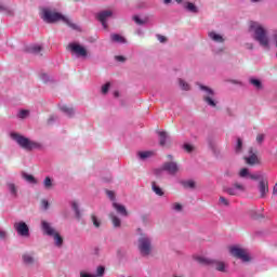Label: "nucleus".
<instances>
[{
  "instance_id": "1",
  "label": "nucleus",
  "mask_w": 277,
  "mask_h": 277,
  "mask_svg": "<svg viewBox=\"0 0 277 277\" xmlns=\"http://www.w3.org/2000/svg\"><path fill=\"white\" fill-rule=\"evenodd\" d=\"M249 31L253 34V39L259 42L263 49L269 51V37L267 36V29L258 22H249Z\"/></svg>"
},
{
  "instance_id": "2",
  "label": "nucleus",
  "mask_w": 277,
  "mask_h": 277,
  "mask_svg": "<svg viewBox=\"0 0 277 277\" xmlns=\"http://www.w3.org/2000/svg\"><path fill=\"white\" fill-rule=\"evenodd\" d=\"M41 18L45 23H60V21H62V23H65V25H67L71 29H78L77 25L70 22L68 17L64 16L62 13L52 11L50 9H42Z\"/></svg>"
},
{
  "instance_id": "3",
  "label": "nucleus",
  "mask_w": 277,
  "mask_h": 277,
  "mask_svg": "<svg viewBox=\"0 0 277 277\" xmlns=\"http://www.w3.org/2000/svg\"><path fill=\"white\" fill-rule=\"evenodd\" d=\"M11 137L18 144V146H21V148H24V150H34L36 148H40L39 143H36L18 133H12Z\"/></svg>"
},
{
  "instance_id": "4",
  "label": "nucleus",
  "mask_w": 277,
  "mask_h": 277,
  "mask_svg": "<svg viewBox=\"0 0 277 277\" xmlns=\"http://www.w3.org/2000/svg\"><path fill=\"white\" fill-rule=\"evenodd\" d=\"M138 250L142 256H149L153 252V242L146 235H142L138 238Z\"/></svg>"
},
{
  "instance_id": "5",
  "label": "nucleus",
  "mask_w": 277,
  "mask_h": 277,
  "mask_svg": "<svg viewBox=\"0 0 277 277\" xmlns=\"http://www.w3.org/2000/svg\"><path fill=\"white\" fill-rule=\"evenodd\" d=\"M199 88H200V90L206 92V94L203 95L205 103H207V105H209L210 107H215L217 105L215 100H213L215 96V92L211 88L202 85V84Z\"/></svg>"
},
{
  "instance_id": "6",
  "label": "nucleus",
  "mask_w": 277,
  "mask_h": 277,
  "mask_svg": "<svg viewBox=\"0 0 277 277\" xmlns=\"http://www.w3.org/2000/svg\"><path fill=\"white\" fill-rule=\"evenodd\" d=\"M229 252L236 259H240V261H243V263H248V261H250V255H248V251H246V249L241 247H232L229 248Z\"/></svg>"
},
{
  "instance_id": "7",
  "label": "nucleus",
  "mask_w": 277,
  "mask_h": 277,
  "mask_svg": "<svg viewBox=\"0 0 277 277\" xmlns=\"http://www.w3.org/2000/svg\"><path fill=\"white\" fill-rule=\"evenodd\" d=\"M224 192L228 194V196H239V194H243V192H246V186L236 182L233 186L226 187Z\"/></svg>"
},
{
  "instance_id": "8",
  "label": "nucleus",
  "mask_w": 277,
  "mask_h": 277,
  "mask_svg": "<svg viewBox=\"0 0 277 277\" xmlns=\"http://www.w3.org/2000/svg\"><path fill=\"white\" fill-rule=\"evenodd\" d=\"M68 49L79 57H88V50L78 43H69Z\"/></svg>"
},
{
  "instance_id": "9",
  "label": "nucleus",
  "mask_w": 277,
  "mask_h": 277,
  "mask_svg": "<svg viewBox=\"0 0 277 277\" xmlns=\"http://www.w3.org/2000/svg\"><path fill=\"white\" fill-rule=\"evenodd\" d=\"M162 170L174 176L175 174H179V164L174 161H168L163 163Z\"/></svg>"
},
{
  "instance_id": "10",
  "label": "nucleus",
  "mask_w": 277,
  "mask_h": 277,
  "mask_svg": "<svg viewBox=\"0 0 277 277\" xmlns=\"http://www.w3.org/2000/svg\"><path fill=\"white\" fill-rule=\"evenodd\" d=\"M14 229L21 237H29V226L25 222L15 223Z\"/></svg>"
},
{
  "instance_id": "11",
  "label": "nucleus",
  "mask_w": 277,
  "mask_h": 277,
  "mask_svg": "<svg viewBox=\"0 0 277 277\" xmlns=\"http://www.w3.org/2000/svg\"><path fill=\"white\" fill-rule=\"evenodd\" d=\"M41 230L43 232V235H47L48 237H52V235L57 233L55 227H53V224L47 221H41Z\"/></svg>"
},
{
  "instance_id": "12",
  "label": "nucleus",
  "mask_w": 277,
  "mask_h": 277,
  "mask_svg": "<svg viewBox=\"0 0 277 277\" xmlns=\"http://www.w3.org/2000/svg\"><path fill=\"white\" fill-rule=\"evenodd\" d=\"M113 14L111 11H103L97 15V19L103 25L104 29H107V18H111Z\"/></svg>"
},
{
  "instance_id": "13",
  "label": "nucleus",
  "mask_w": 277,
  "mask_h": 277,
  "mask_svg": "<svg viewBox=\"0 0 277 277\" xmlns=\"http://www.w3.org/2000/svg\"><path fill=\"white\" fill-rule=\"evenodd\" d=\"M249 157H245V161L248 166H256L259 163V157H256V153H254V149H249Z\"/></svg>"
},
{
  "instance_id": "14",
  "label": "nucleus",
  "mask_w": 277,
  "mask_h": 277,
  "mask_svg": "<svg viewBox=\"0 0 277 277\" xmlns=\"http://www.w3.org/2000/svg\"><path fill=\"white\" fill-rule=\"evenodd\" d=\"M259 192H260L261 198H265V195L269 193V183L267 182V180L260 181Z\"/></svg>"
},
{
  "instance_id": "15",
  "label": "nucleus",
  "mask_w": 277,
  "mask_h": 277,
  "mask_svg": "<svg viewBox=\"0 0 277 277\" xmlns=\"http://www.w3.org/2000/svg\"><path fill=\"white\" fill-rule=\"evenodd\" d=\"M111 42H118L119 44H127V39L118 34L110 35Z\"/></svg>"
},
{
  "instance_id": "16",
  "label": "nucleus",
  "mask_w": 277,
  "mask_h": 277,
  "mask_svg": "<svg viewBox=\"0 0 277 277\" xmlns=\"http://www.w3.org/2000/svg\"><path fill=\"white\" fill-rule=\"evenodd\" d=\"M54 239V243L57 248H62L64 246V238L60 235L58 232H56L54 235H52Z\"/></svg>"
},
{
  "instance_id": "17",
  "label": "nucleus",
  "mask_w": 277,
  "mask_h": 277,
  "mask_svg": "<svg viewBox=\"0 0 277 277\" xmlns=\"http://www.w3.org/2000/svg\"><path fill=\"white\" fill-rule=\"evenodd\" d=\"M137 155L140 157V159H142L144 161L146 159H150V157H155V151H153V150L138 151Z\"/></svg>"
},
{
  "instance_id": "18",
  "label": "nucleus",
  "mask_w": 277,
  "mask_h": 277,
  "mask_svg": "<svg viewBox=\"0 0 277 277\" xmlns=\"http://www.w3.org/2000/svg\"><path fill=\"white\" fill-rule=\"evenodd\" d=\"M113 207H114V209H116V211L118 212V213H120L121 215H129V213L127 212V208H124V206H122V205H119V203H117V202H114L113 203Z\"/></svg>"
},
{
  "instance_id": "19",
  "label": "nucleus",
  "mask_w": 277,
  "mask_h": 277,
  "mask_svg": "<svg viewBox=\"0 0 277 277\" xmlns=\"http://www.w3.org/2000/svg\"><path fill=\"white\" fill-rule=\"evenodd\" d=\"M61 111L66 114V116H69V118L75 116V109H72V107H68L67 105L61 106Z\"/></svg>"
},
{
  "instance_id": "20",
  "label": "nucleus",
  "mask_w": 277,
  "mask_h": 277,
  "mask_svg": "<svg viewBox=\"0 0 277 277\" xmlns=\"http://www.w3.org/2000/svg\"><path fill=\"white\" fill-rule=\"evenodd\" d=\"M209 38L214 42H224V37L217 35L215 31L209 32Z\"/></svg>"
},
{
  "instance_id": "21",
  "label": "nucleus",
  "mask_w": 277,
  "mask_h": 277,
  "mask_svg": "<svg viewBox=\"0 0 277 277\" xmlns=\"http://www.w3.org/2000/svg\"><path fill=\"white\" fill-rule=\"evenodd\" d=\"M151 189L156 196H163V189L157 185V182H151Z\"/></svg>"
},
{
  "instance_id": "22",
  "label": "nucleus",
  "mask_w": 277,
  "mask_h": 277,
  "mask_svg": "<svg viewBox=\"0 0 277 277\" xmlns=\"http://www.w3.org/2000/svg\"><path fill=\"white\" fill-rule=\"evenodd\" d=\"M25 265H34V263L36 262V260L34 259V256H31L30 254L28 253H25L23 256H22Z\"/></svg>"
},
{
  "instance_id": "23",
  "label": "nucleus",
  "mask_w": 277,
  "mask_h": 277,
  "mask_svg": "<svg viewBox=\"0 0 277 277\" xmlns=\"http://www.w3.org/2000/svg\"><path fill=\"white\" fill-rule=\"evenodd\" d=\"M249 82L251 83V85L256 88V90H261L263 88V83L259 79L250 78Z\"/></svg>"
},
{
  "instance_id": "24",
  "label": "nucleus",
  "mask_w": 277,
  "mask_h": 277,
  "mask_svg": "<svg viewBox=\"0 0 277 277\" xmlns=\"http://www.w3.org/2000/svg\"><path fill=\"white\" fill-rule=\"evenodd\" d=\"M197 263H199L200 265H211V263H213V261L203 258V256H198L196 258Z\"/></svg>"
},
{
  "instance_id": "25",
  "label": "nucleus",
  "mask_w": 277,
  "mask_h": 277,
  "mask_svg": "<svg viewBox=\"0 0 277 277\" xmlns=\"http://www.w3.org/2000/svg\"><path fill=\"white\" fill-rule=\"evenodd\" d=\"M160 137V146H166V140H168V133L166 131L158 132Z\"/></svg>"
},
{
  "instance_id": "26",
  "label": "nucleus",
  "mask_w": 277,
  "mask_h": 277,
  "mask_svg": "<svg viewBox=\"0 0 277 277\" xmlns=\"http://www.w3.org/2000/svg\"><path fill=\"white\" fill-rule=\"evenodd\" d=\"M182 185L186 189H194L196 187V182H194L193 180H188V181L182 182Z\"/></svg>"
},
{
  "instance_id": "27",
  "label": "nucleus",
  "mask_w": 277,
  "mask_h": 277,
  "mask_svg": "<svg viewBox=\"0 0 277 277\" xmlns=\"http://www.w3.org/2000/svg\"><path fill=\"white\" fill-rule=\"evenodd\" d=\"M109 217L116 228L120 227L121 221L118 216H116L114 213L109 214Z\"/></svg>"
},
{
  "instance_id": "28",
  "label": "nucleus",
  "mask_w": 277,
  "mask_h": 277,
  "mask_svg": "<svg viewBox=\"0 0 277 277\" xmlns=\"http://www.w3.org/2000/svg\"><path fill=\"white\" fill-rule=\"evenodd\" d=\"M215 264L217 272H226V264L224 262H212Z\"/></svg>"
},
{
  "instance_id": "29",
  "label": "nucleus",
  "mask_w": 277,
  "mask_h": 277,
  "mask_svg": "<svg viewBox=\"0 0 277 277\" xmlns=\"http://www.w3.org/2000/svg\"><path fill=\"white\" fill-rule=\"evenodd\" d=\"M249 175H250V170H248V168H242L239 171L240 179H248Z\"/></svg>"
},
{
  "instance_id": "30",
  "label": "nucleus",
  "mask_w": 277,
  "mask_h": 277,
  "mask_svg": "<svg viewBox=\"0 0 277 277\" xmlns=\"http://www.w3.org/2000/svg\"><path fill=\"white\" fill-rule=\"evenodd\" d=\"M186 9L188 12H193L194 14L198 13V8H196L195 3L188 2Z\"/></svg>"
},
{
  "instance_id": "31",
  "label": "nucleus",
  "mask_w": 277,
  "mask_h": 277,
  "mask_svg": "<svg viewBox=\"0 0 277 277\" xmlns=\"http://www.w3.org/2000/svg\"><path fill=\"white\" fill-rule=\"evenodd\" d=\"M43 185L45 189H51V187H53V181L51 180V177L47 176L43 181Z\"/></svg>"
},
{
  "instance_id": "32",
  "label": "nucleus",
  "mask_w": 277,
  "mask_h": 277,
  "mask_svg": "<svg viewBox=\"0 0 277 277\" xmlns=\"http://www.w3.org/2000/svg\"><path fill=\"white\" fill-rule=\"evenodd\" d=\"M23 177H24L26 181H28V183H32L34 185H36V183H38V182L36 181V177H34V175H29V174L24 173V174H23Z\"/></svg>"
},
{
  "instance_id": "33",
  "label": "nucleus",
  "mask_w": 277,
  "mask_h": 277,
  "mask_svg": "<svg viewBox=\"0 0 277 277\" xmlns=\"http://www.w3.org/2000/svg\"><path fill=\"white\" fill-rule=\"evenodd\" d=\"M91 220L95 228H101V221L96 217V215L92 214Z\"/></svg>"
},
{
  "instance_id": "34",
  "label": "nucleus",
  "mask_w": 277,
  "mask_h": 277,
  "mask_svg": "<svg viewBox=\"0 0 277 277\" xmlns=\"http://www.w3.org/2000/svg\"><path fill=\"white\" fill-rule=\"evenodd\" d=\"M105 275V266H98L96 269V276L103 277Z\"/></svg>"
},
{
  "instance_id": "35",
  "label": "nucleus",
  "mask_w": 277,
  "mask_h": 277,
  "mask_svg": "<svg viewBox=\"0 0 277 277\" xmlns=\"http://www.w3.org/2000/svg\"><path fill=\"white\" fill-rule=\"evenodd\" d=\"M132 19L134 21V23H136V25H144L146 22L145 21H143L142 18H140V16H137V15H134L133 17H132Z\"/></svg>"
},
{
  "instance_id": "36",
  "label": "nucleus",
  "mask_w": 277,
  "mask_h": 277,
  "mask_svg": "<svg viewBox=\"0 0 277 277\" xmlns=\"http://www.w3.org/2000/svg\"><path fill=\"white\" fill-rule=\"evenodd\" d=\"M41 51H42V47H40V45H32V47L30 48V52H31V53L38 54V53H40Z\"/></svg>"
},
{
  "instance_id": "37",
  "label": "nucleus",
  "mask_w": 277,
  "mask_h": 277,
  "mask_svg": "<svg viewBox=\"0 0 277 277\" xmlns=\"http://www.w3.org/2000/svg\"><path fill=\"white\" fill-rule=\"evenodd\" d=\"M219 202H220V205H223V207H228V205H230L228 199H226L225 197H220Z\"/></svg>"
},
{
  "instance_id": "38",
  "label": "nucleus",
  "mask_w": 277,
  "mask_h": 277,
  "mask_svg": "<svg viewBox=\"0 0 277 277\" xmlns=\"http://www.w3.org/2000/svg\"><path fill=\"white\" fill-rule=\"evenodd\" d=\"M242 146H243V142L241 141V138H238L237 145H236V153H241Z\"/></svg>"
},
{
  "instance_id": "39",
  "label": "nucleus",
  "mask_w": 277,
  "mask_h": 277,
  "mask_svg": "<svg viewBox=\"0 0 277 277\" xmlns=\"http://www.w3.org/2000/svg\"><path fill=\"white\" fill-rule=\"evenodd\" d=\"M9 190L11 192V194L13 195V196H16V194H17V189H16V185H14V184H9Z\"/></svg>"
},
{
  "instance_id": "40",
  "label": "nucleus",
  "mask_w": 277,
  "mask_h": 277,
  "mask_svg": "<svg viewBox=\"0 0 277 277\" xmlns=\"http://www.w3.org/2000/svg\"><path fill=\"white\" fill-rule=\"evenodd\" d=\"M77 217H79L80 215V212H79V205L77 203V201H74L72 205H71Z\"/></svg>"
},
{
  "instance_id": "41",
  "label": "nucleus",
  "mask_w": 277,
  "mask_h": 277,
  "mask_svg": "<svg viewBox=\"0 0 277 277\" xmlns=\"http://www.w3.org/2000/svg\"><path fill=\"white\" fill-rule=\"evenodd\" d=\"M180 88H182V90H189V84L183 79H180Z\"/></svg>"
},
{
  "instance_id": "42",
  "label": "nucleus",
  "mask_w": 277,
  "mask_h": 277,
  "mask_svg": "<svg viewBox=\"0 0 277 277\" xmlns=\"http://www.w3.org/2000/svg\"><path fill=\"white\" fill-rule=\"evenodd\" d=\"M27 116H29V110H21L18 114V118H21L22 120L27 118Z\"/></svg>"
},
{
  "instance_id": "43",
  "label": "nucleus",
  "mask_w": 277,
  "mask_h": 277,
  "mask_svg": "<svg viewBox=\"0 0 277 277\" xmlns=\"http://www.w3.org/2000/svg\"><path fill=\"white\" fill-rule=\"evenodd\" d=\"M110 83L109 82H107L106 84H104L103 87H102V94H107V92H109V88H110Z\"/></svg>"
},
{
  "instance_id": "44",
  "label": "nucleus",
  "mask_w": 277,
  "mask_h": 277,
  "mask_svg": "<svg viewBox=\"0 0 277 277\" xmlns=\"http://www.w3.org/2000/svg\"><path fill=\"white\" fill-rule=\"evenodd\" d=\"M106 194L110 200H116V194L114 190H106Z\"/></svg>"
},
{
  "instance_id": "45",
  "label": "nucleus",
  "mask_w": 277,
  "mask_h": 277,
  "mask_svg": "<svg viewBox=\"0 0 277 277\" xmlns=\"http://www.w3.org/2000/svg\"><path fill=\"white\" fill-rule=\"evenodd\" d=\"M184 150H186V153H192L194 150V145L185 144Z\"/></svg>"
},
{
  "instance_id": "46",
  "label": "nucleus",
  "mask_w": 277,
  "mask_h": 277,
  "mask_svg": "<svg viewBox=\"0 0 277 277\" xmlns=\"http://www.w3.org/2000/svg\"><path fill=\"white\" fill-rule=\"evenodd\" d=\"M264 140H265V135L258 134V136H256V143L258 144H262Z\"/></svg>"
},
{
  "instance_id": "47",
  "label": "nucleus",
  "mask_w": 277,
  "mask_h": 277,
  "mask_svg": "<svg viewBox=\"0 0 277 277\" xmlns=\"http://www.w3.org/2000/svg\"><path fill=\"white\" fill-rule=\"evenodd\" d=\"M172 209H174V211H182L183 206H181V203H173Z\"/></svg>"
},
{
  "instance_id": "48",
  "label": "nucleus",
  "mask_w": 277,
  "mask_h": 277,
  "mask_svg": "<svg viewBox=\"0 0 277 277\" xmlns=\"http://www.w3.org/2000/svg\"><path fill=\"white\" fill-rule=\"evenodd\" d=\"M157 38H158L159 42H161V43L168 42V38L166 36L158 35Z\"/></svg>"
},
{
  "instance_id": "49",
  "label": "nucleus",
  "mask_w": 277,
  "mask_h": 277,
  "mask_svg": "<svg viewBox=\"0 0 277 277\" xmlns=\"http://www.w3.org/2000/svg\"><path fill=\"white\" fill-rule=\"evenodd\" d=\"M41 207L43 208V209H49V201L48 200H45V199H43L42 201H41Z\"/></svg>"
},
{
  "instance_id": "50",
  "label": "nucleus",
  "mask_w": 277,
  "mask_h": 277,
  "mask_svg": "<svg viewBox=\"0 0 277 277\" xmlns=\"http://www.w3.org/2000/svg\"><path fill=\"white\" fill-rule=\"evenodd\" d=\"M248 179H251V181H259V175H254V174L249 173Z\"/></svg>"
},
{
  "instance_id": "51",
  "label": "nucleus",
  "mask_w": 277,
  "mask_h": 277,
  "mask_svg": "<svg viewBox=\"0 0 277 277\" xmlns=\"http://www.w3.org/2000/svg\"><path fill=\"white\" fill-rule=\"evenodd\" d=\"M8 237V233L0 230V239H5Z\"/></svg>"
},
{
  "instance_id": "52",
  "label": "nucleus",
  "mask_w": 277,
  "mask_h": 277,
  "mask_svg": "<svg viewBox=\"0 0 277 277\" xmlns=\"http://www.w3.org/2000/svg\"><path fill=\"white\" fill-rule=\"evenodd\" d=\"M0 12H8L5 4H0Z\"/></svg>"
},
{
  "instance_id": "53",
  "label": "nucleus",
  "mask_w": 277,
  "mask_h": 277,
  "mask_svg": "<svg viewBox=\"0 0 277 277\" xmlns=\"http://www.w3.org/2000/svg\"><path fill=\"white\" fill-rule=\"evenodd\" d=\"M116 60H117L118 62H124V56H116Z\"/></svg>"
},
{
  "instance_id": "54",
  "label": "nucleus",
  "mask_w": 277,
  "mask_h": 277,
  "mask_svg": "<svg viewBox=\"0 0 277 277\" xmlns=\"http://www.w3.org/2000/svg\"><path fill=\"white\" fill-rule=\"evenodd\" d=\"M273 194L276 195L277 194V183L275 184L274 188H273Z\"/></svg>"
},
{
  "instance_id": "55",
  "label": "nucleus",
  "mask_w": 277,
  "mask_h": 277,
  "mask_svg": "<svg viewBox=\"0 0 277 277\" xmlns=\"http://www.w3.org/2000/svg\"><path fill=\"white\" fill-rule=\"evenodd\" d=\"M114 96H115L116 98H118V96H120V93H119L118 91H115V92H114Z\"/></svg>"
},
{
  "instance_id": "56",
  "label": "nucleus",
  "mask_w": 277,
  "mask_h": 277,
  "mask_svg": "<svg viewBox=\"0 0 277 277\" xmlns=\"http://www.w3.org/2000/svg\"><path fill=\"white\" fill-rule=\"evenodd\" d=\"M163 3H166V5L172 3V0H163Z\"/></svg>"
},
{
  "instance_id": "57",
  "label": "nucleus",
  "mask_w": 277,
  "mask_h": 277,
  "mask_svg": "<svg viewBox=\"0 0 277 277\" xmlns=\"http://www.w3.org/2000/svg\"><path fill=\"white\" fill-rule=\"evenodd\" d=\"M247 49H253L252 43H248V44H247Z\"/></svg>"
},
{
  "instance_id": "58",
  "label": "nucleus",
  "mask_w": 277,
  "mask_h": 277,
  "mask_svg": "<svg viewBox=\"0 0 277 277\" xmlns=\"http://www.w3.org/2000/svg\"><path fill=\"white\" fill-rule=\"evenodd\" d=\"M225 175H226V176H233V173L226 171V172H225Z\"/></svg>"
},
{
  "instance_id": "59",
  "label": "nucleus",
  "mask_w": 277,
  "mask_h": 277,
  "mask_svg": "<svg viewBox=\"0 0 277 277\" xmlns=\"http://www.w3.org/2000/svg\"><path fill=\"white\" fill-rule=\"evenodd\" d=\"M176 1V3H182L183 2V0H175Z\"/></svg>"
},
{
  "instance_id": "60",
  "label": "nucleus",
  "mask_w": 277,
  "mask_h": 277,
  "mask_svg": "<svg viewBox=\"0 0 277 277\" xmlns=\"http://www.w3.org/2000/svg\"><path fill=\"white\" fill-rule=\"evenodd\" d=\"M253 3H256V2H259L260 0H251Z\"/></svg>"
},
{
  "instance_id": "61",
  "label": "nucleus",
  "mask_w": 277,
  "mask_h": 277,
  "mask_svg": "<svg viewBox=\"0 0 277 277\" xmlns=\"http://www.w3.org/2000/svg\"><path fill=\"white\" fill-rule=\"evenodd\" d=\"M168 159H172V155H169V156H168Z\"/></svg>"
},
{
  "instance_id": "62",
  "label": "nucleus",
  "mask_w": 277,
  "mask_h": 277,
  "mask_svg": "<svg viewBox=\"0 0 277 277\" xmlns=\"http://www.w3.org/2000/svg\"><path fill=\"white\" fill-rule=\"evenodd\" d=\"M173 277H183V276H176V275H175V276H173Z\"/></svg>"
},
{
  "instance_id": "63",
  "label": "nucleus",
  "mask_w": 277,
  "mask_h": 277,
  "mask_svg": "<svg viewBox=\"0 0 277 277\" xmlns=\"http://www.w3.org/2000/svg\"><path fill=\"white\" fill-rule=\"evenodd\" d=\"M74 1H79V0H74Z\"/></svg>"
}]
</instances>
